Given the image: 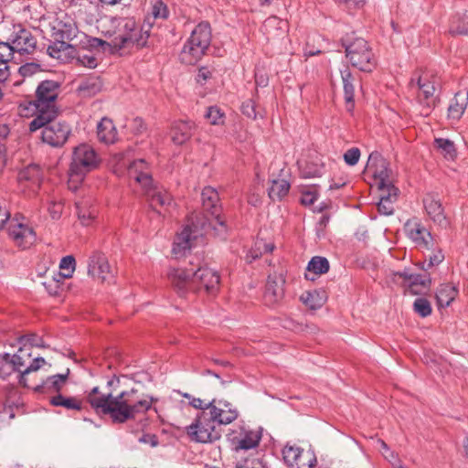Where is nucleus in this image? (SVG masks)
<instances>
[{
  "label": "nucleus",
  "mask_w": 468,
  "mask_h": 468,
  "mask_svg": "<svg viewBox=\"0 0 468 468\" xmlns=\"http://www.w3.org/2000/svg\"><path fill=\"white\" fill-rule=\"evenodd\" d=\"M72 160L69 170L68 186L72 191H77L84 176L95 169L100 159L94 148H73Z\"/></svg>",
  "instance_id": "obj_6"
},
{
  "label": "nucleus",
  "mask_w": 468,
  "mask_h": 468,
  "mask_svg": "<svg viewBox=\"0 0 468 468\" xmlns=\"http://www.w3.org/2000/svg\"><path fill=\"white\" fill-rule=\"evenodd\" d=\"M234 468H262L259 463L254 464L251 463V464H249L248 461L244 462H237L235 463Z\"/></svg>",
  "instance_id": "obj_64"
},
{
  "label": "nucleus",
  "mask_w": 468,
  "mask_h": 468,
  "mask_svg": "<svg viewBox=\"0 0 468 468\" xmlns=\"http://www.w3.org/2000/svg\"><path fill=\"white\" fill-rule=\"evenodd\" d=\"M169 15L168 8L162 0H155L152 6V16L154 18H167Z\"/></svg>",
  "instance_id": "obj_49"
},
{
  "label": "nucleus",
  "mask_w": 468,
  "mask_h": 468,
  "mask_svg": "<svg viewBox=\"0 0 468 468\" xmlns=\"http://www.w3.org/2000/svg\"><path fill=\"white\" fill-rule=\"evenodd\" d=\"M241 112L249 118H256L255 103L251 100L244 101L241 105Z\"/></svg>",
  "instance_id": "obj_56"
},
{
  "label": "nucleus",
  "mask_w": 468,
  "mask_h": 468,
  "mask_svg": "<svg viewBox=\"0 0 468 468\" xmlns=\"http://www.w3.org/2000/svg\"><path fill=\"white\" fill-rule=\"evenodd\" d=\"M206 408L209 409L207 413L210 419L214 420L218 425H228L236 420L239 417L237 408L224 399H212L206 404Z\"/></svg>",
  "instance_id": "obj_13"
},
{
  "label": "nucleus",
  "mask_w": 468,
  "mask_h": 468,
  "mask_svg": "<svg viewBox=\"0 0 468 468\" xmlns=\"http://www.w3.org/2000/svg\"><path fill=\"white\" fill-rule=\"evenodd\" d=\"M261 428L252 430L250 427L241 425L228 433V441L236 452L255 449L259 446L261 440Z\"/></svg>",
  "instance_id": "obj_10"
},
{
  "label": "nucleus",
  "mask_w": 468,
  "mask_h": 468,
  "mask_svg": "<svg viewBox=\"0 0 468 468\" xmlns=\"http://www.w3.org/2000/svg\"><path fill=\"white\" fill-rule=\"evenodd\" d=\"M120 387V378L113 375L108 381H107V388L110 389L109 392H113Z\"/></svg>",
  "instance_id": "obj_63"
},
{
  "label": "nucleus",
  "mask_w": 468,
  "mask_h": 468,
  "mask_svg": "<svg viewBox=\"0 0 468 468\" xmlns=\"http://www.w3.org/2000/svg\"><path fill=\"white\" fill-rule=\"evenodd\" d=\"M291 184L286 179H271V186L269 187V197L273 201H280L287 196Z\"/></svg>",
  "instance_id": "obj_36"
},
{
  "label": "nucleus",
  "mask_w": 468,
  "mask_h": 468,
  "mask_svg": "<svg viewBox=\"0 0 468 468\" xmlns=\"http://www.w3.org/2000/svg\"><path fill=\"white\" fill-rule=\"evenodd\" d=\"M18 342H19V344H23V345L29 344L30 346H37V347H45L46 346L44 344L43 338L38 336L36 334H28V335H21L18 338Z\"/></svg>",
  "instance_id": "obj_50"
},
{
  "label": "nucleus",
  "mask_w": 468,
  "mask_h": 468,
  "mask_svg": "<svg viewBox=\"0 0 468 468\" xmlns=\"http://www.w3.org/2000/svg\"><path fill=\"white\" fill-rule=\"evenodd\" d=\"M405 232L418 247L431 249L433 245V238L420 220L417 218H410L404 225Z\"/></svg>",
  "instance_id": "obj_15"
},
{
  "label": "nucleus",
  "mask_w": 468,
  "mask_h": 468,
  "mask_svg": "<svg viewBox=\"0 0 468 468\" xmlns=\"http://www.w3.org/2000/svg\"><path fill=\"white\" fill-rule=\"evenodd\" d=\"M444 259V255L441 250L433 253L429 257L428 267H433L440 264Z\"/></svg>",
  "instance_id": "obj_61"
},
{
  "label": "nucleus",
  "mask_w": 468,
  "mask_h": 468,
  "mask_svg": "<svg viewBox=\"0 0 468 468\" xmlns=\"http://www.w3.org/2000/svg\"><path fill=\"white\" fill-rule=\"evenodd\" d=\"M366 168L371 170L374 176L379 179V188L384 189L388 184L391 170L388 162L378 151H373L367 159Z\"/></svg>",
  "instance_id": "obj_18"
},
{
  "label": "nucleus",
  "mask_w": 468,
  "mask_h": 468,
  "mask_svg": "<svg viewBox=\"0 0 468 468\" xmlns=\"http://www.w3.org/2000/svg\"><path fill=\"white\" fill-rule=\"evenodd\" d=\"M431 280L430 276L422 275L420 273H414L408 283L405 285L406 288H413L416 286H422L424 288H430Z\"/></svg>",
  "instance_id": "obj_46"
},
{
  "label": "nucleus",
  "mask_w": 468,
  "mask_h": 468,
  "mask_svg": "<svg viewBox=\"0 0 468 468\" xmlns=\"http://www.w3.org/2000/svg\"><path fill=\"white\" fill-rule=\"evenodd\" d=\"M346 56L353 67L370 72L376 66L375 56L364 38H356L349 44H343Z\"/></svg>",
  "instance_id": "obj_8"
},
{
  "label": "nucleus",
  "mask_w": 468,
  "mask_h": 468,
  "mask_svg": "<svg viewBox=\"0 0 468 468\" xmlns=\"http://www.w3.org/2000/svg\"><path fill=\"white\" fill-rule=\"evenodd\" d=\"M150 206L156 209V206L159 205L163 207H169L173 198L171 195L166 191H153L150 195H148Z\"/></svg>",
  "instance_id": "obj_39"
},
{
  "label": "nucleus",
  "mask_w": 468,
  "mask_h": 468,
  "mask_svg": "<svg viewBox=\"0 0 468 468\" xmlns=\"http://www.w3.org/2000/svg\"><path fill=\"white\" fill-rule=\"evenodd\" d=\"M213 70L207 67H201L198 69V73L197 75V81L200 84H204L208 79L212 77Z\"/></svg>",
  "instance_id": "obj_59"
},
{
  "label": "nucleus",
  "mask_w": 468,
  "mask_h": 468,
  "mask_svg": "<svg viewBox=\"0 0 468 468\" xmlns=\"http://www.w3.org/2000/svg\"><path fill=\"white\" fill-rule=\"evenodd\" d=\"M76 207L78 217L83 225H89L96 218V208L94 207H87V202H78Z\"/></svg>",
  "instance_id": "obj_40"
},
{
  "label": "nucleus",
  "mask_w": 468,
  "mask_h": 468,
  "mask_svg": "<svg viewBox=\"0 0 468 468\" xmlns=\"http://www.w3.org/2000/svg\"><path fill=\"white\" fill-rule=\"evenodd\" d=\"M80 34L75 20L65 13H60L51 23V35L54 39L71 41Z\"/></svg>",
  "instance_id": "obj_14"
},
{
  "label": "nucleus",
  "mask_w": 468,
  "mask_h": 468,
  "mask_svg": "<svg viewBox=\"0 0 468 468\" xmlns=\"http://www.w3.org/2000/svg\"><path fill=\"white\" fill-rule=\"evenodd\" d=\"M216 424L217 422L210 419L207 411H201L195 422L186 427V432L193 441L199 443L213 442L221 436Z\"/></svg>",
  "instance_id": "obj_9"
},
{
  "label": "nucleus",
  "mask_w": 468,
  "mask_h": 468,
  "mask_svg": "<svg viewBox=\"0 0 468 468\" xmlns=\"http://www.w3.org/2000/svg\"><path fill=\"white\" fill-rule=\"evenodd\" d=\"M196 238L197 236L194 235L192 228L188 225L186 226L174 241L172 252L175 257L180 258L185 256L192 248V242Z\"/></svg>",
  "instance_id": "obj_24"
},
{
  "label": "nucleus",
  "mask_w": 468,
  "mask_h": 468,
  "mask_svg": "<svg viewBox=\"0 0 468 468\" xmlns=\"http://www.w3.org/2000/svg\"><path fill=\"white\" fill-rule=\"evenodd\" d=\"M97 136L104 144H114L119 142L118 131L112 119L103 117L97 125Z\"/></svg>",
  "instance_id": "obj_25"
},
{
  "label": "nucleus",
  "mask_w": 468,
  "mask_h": 468,
  "mask_svg": "<svg viewBox=\"0 0 468 468\" xmlns=\"http://www.w3.org/2000/svg\"><path fill=\"white\" fill-rule=\"evenodd\" d=\"M45 363L46 360L44 357L38 356L34 358L30 365L24 368L22 375L19 376V383L26 385V375L38 370Z\"/></svg>",
  "instance_id": "obj_48"
},
{
  "label": "nucleus",
  "mask_w": 468,
  "mask_h": 468,
  "mask_svg": "<svg viewBox=\"0 0 468 468\" xmlns=\"http://www.w3.org/2000/svg\"><path fill=\"white\" fill-rule=\"evenodd\" d=\"M413 311L424 318L431 314L432 308L431 303L426 298L419 297L413 303Z\"/></svg>",
  "instance_id": "obj_44"
},
{
  "label": "nucleus",
  "mask_w": 468,
  "mask_h": 468,
  "mask_svg": "<svg viewBox=\"0 0 468 468\" xmlns=\"http://www.w3.org/2000/svg\"><path fill=\"white\" fill-rule=\"evenodd\" d=\"M301 299L307 306L313 310L320 308L324 302L323 293L317 291L307 292L301 296Z\"/></svg>",
  "instance_id": "obj_41"
},
{
  "label": "nucleus",
  "mask_w": 468,
  "mask_h": 468,
  "mask_svg": "<svg viewBox=\"0 0 468 468\" xmlns=\"http://www.w3.org/2000/svg\"><path fill=\"white\" fill-rule=\"evenodd\" d=\"M458 293L455 286L445 283L441 284L436 292V300L439 308L448 307L455 299Z\"/></svg>",
  "instance_id": "obj_34"
},
{
  "label": "nucleus",
  "mask_w": 468,
  "mask_h": 468,
  "mask_svg": "<svg viewBox=\"0 0 468 468\" xmlns=\"http://www.w3.org/2000/svg\"><path fill=\"white\" fill-rule=\"evenodd\" d=\"M50 405L54 407H63L68 410H81L82 402L76 397H66L60 393L49 399Z\"/></svg>",
  "instance_id": "obj_35"
},
{
  "label": "nucleus",
  "mask_w": 468,
  "mask_h": 468,
  "mask_svg": "<svg viewBox=\"0 0 468 468\" xmlns=\"http://www.w3.org/2000/svg\"><path fill=\"white\" fill-rule=\"evenodd\" d=\"M76 267V261L72 255H67L63 257L59 262V269L65 271V272H59L58 275L69 279L72 277Z\"/></svg>",
  "instance_id": "obj_43"
},
{
  "label": "nucleus",
  "mask_w": 468,
  "mask_h": 468,
  "mask_svg": "<svg viewBox=\"0 0 468 468\" xmlns=\"http://www.w3.org/2000/svg\"><path fill=\"white\" fill-rule=\"evenodd\" d=\"M303 450L300 447L286 445L282 450V455L285 463L293 465L298 461Z\"/></svg>",
  "instance_id": "obj_45"
},
{
  "label": "nucleus",
  "mask_w": 468,
  "mask_h": 468,
  "mask_svg": "<svg viewBox=\"0 0 468 468\" xmlns=\"http://www.w3.org/2000/svg\"><path fill=\"white\" fill-rule=\"evenodd\" d=\"M329 268L330 264L325 257L314 256L309 261L306 270L315 275H321L326 273Z\"/></svg>",
  "instance_id": "obj_37"
},
{
  "label": "nucleus",
  "mask_w": 468,
  "mask_h": 468,
  "mask_svg": "<svg viewBox=\"0 0 468 468\" xmlns=\"http://www.w3.org/2000/svg\"><path fill=\"white\" fill-rule=\"evenodd\" d=\"M76 61L80 66L94 69L98 65L97 58L91 52L78 53Z\"/></svg>",
  "instance_id": "obj_47"
},
{
  "label": "nucleus",
  "mask_w": 468,
  "mask_h": 468,
  "mask_svg": "<svg viewBox=\"0 0 468 468\" xmlns=\"http://www.w3.org/2000/svg\"><path fill=\"white\" fill-rule=\"evenodd\" d=\"M285 278L282 273L273 272L268 276L264 292V302L268 306H275L284 297Z\"/></svg>",
  "instance_id": "obj_16"
},
{
  "label": "nucleus",
  "mask_w": 468,
  "mask_h": 468,
  "mask_svg": "<svg viewBox=\"0 0 468 468\" xmlns=\"http://www.w3.org/2000/svg\"><path fill=\"white\" fill-rule=\"evenodd\" d=\"M381 190L386 193L382 194L378 204V209L382 215H392L394 212L393 203L397 200L399 189L394 185L388 184Z\"/></svg>",
  "instance_id": "obj_28"
},
{
  "label": "nucleus",
  "mask_w": 468,
  "mask_h": 468,
  "mask_svg": "<svg viewBox=\"0 0 468 468\" xmlns=\"http://www.w3.org/2000/svg\"><path fill=\"white\" fill-rule=\"evenodd\" d=\"M14 51L7 42H0V81H5L9 75L8 63L13 58Z\"/></svg>",
  "instance_id": "obj_33"
},
{
  "label": "nucleus",
  "mask_w": 468,
  "mask_h": 468,
  "mask_svg": "<svg viewBox=\"0 0 468 468\" xmlns=\"http://www.w3.org/2000/svg\"><path fill=\"white\" fill-rule=\"evenodd\" d=\"M424 209L429 218L438 226L446 228L449 221L444 214L441 199L437 195L427 194L422 200Z\"/></svg>",
  "instance_id": "obj_20"
},
{
  "label": "nucleus",
  "mask_w": 468,
  "mask_h": 468,
  "mask_svg": "<svg viewBox=\"0 0 468 468\" xmlns=\"http://www.w3.org/2000/svg\"><path fill=\"white\" fill-rule=\"evenodd\" d=\"M59 91V84L54 80L42 81L36 90L35 106L37 113L57 111L55 101Z\"/></svg>",
  "instance_id": "obj_12"
},
{
  "label": "nucleus",
  "mask_w": 468,
  "mask_h": 468,
  "mask_svg": "<svg viewBox=\"0 0 468 468\" xmlns=\"http://www.w3.org/2000/svg\"><path fill=\"white\" fill-rule=\"evenodd\" d=\"M87 401L99 416H108L113 424H123L150 410L157 399L148 394H138L135 388L123 390L115 396L112 392L101 394L99 387H94L88 392Z\"/></svg>",
  "instance_id": "obj_1"
},
{
  "label": "nucleus",
  "mask_w": 468,
  "mask_h": 468,
  "mask_svg": "<svg viewBox=\"0 0 468 468\" xmlns=\"http://www.w3.org/2000/svg\"><path fill=\"white\" fill-rule=\"evenodd\" d=\"M14 53L31 55L37 48V38L31 30L22 25H14L7 37Z\"/></svg>",
  "instance_id": "obj_11"
},
{
  "label": "nucleus",
  "mask_w": 468,
  "mask_h": 468,
  "mask_svg": "<svg viewBox=\"0 0 468 468\" xmlns=\"http://www.w3.org/2000/svg\"><path fill=\"white\" fill-rule=\"evenodd\" d=\"M192 135V124L188 122H177L171 128L169 137L176 145L186 144Z\"/></svg>",
  "instance_id": "obj_29"
},
{
  "label": "nucleus",
  "mask_w": 468,
  "mask_h": 468,
  "mask_svg": "<svg viewBox=\"0 0 468 468\" xmlns=\"http://www.w3.org/2000/svg\"><path fill=\"white\" fill-rule=\"evenodd\" d=\"M23 352H24V349L22 347H20L18 349V353L14 354L11 358V365L13 367V369L15 371L19 372L20 375H22V371L24 370L23 367L26 365L25 360L23 359L22 356L20 355V353H23Z\"/></svg>",
  "instance_id": "obj_55"
},
{
  "label": "nucleus",
  "mask_w": 468,
  "mask_h": 468,
  "mask_svg": "<svg viewBox=\"0 0 468 468\" xmlns=\"http://www.w3.org/2000/svg\"><path fill=\"white\" fill-rule=\"evenodd\" d=\"M211 42V28L207 22H201L192 30L184 44L179 59L186 65H194L205 55Z\"/></svg>",
  "instance_id": "obj_5"
},
{
  "label": "nucleus",
  "mask_w": 468,
  "mask_h": 468,
  "mask_svg": "<svg viewBox=\"0 0 468 468\" xmlns=\"http://www.w3.org/2000/svg\"><path fill=\"white\" fill-rule=\"evenodd\" d=\"M39 71H41V66L37 62L26 63L18 69L19 74L24 78L31 77Z\"/></svg>",
  "instance_id": "obj_51"
},
{
  "label": "nucleus",
  "mask_w": 468,
  "mask_h": 468,
  "mask_svg": "<svg viewBox=\"0 0 468 468\" xmlns=\"http://www.w3.org/2000/svg\"><path fill=\"white\" fill-rule=\"evenodd\" d=\"M9 235L23 249L30 247L36 240L33 229L21 223L9 227Z\"/></svg>",
  "instance_id": "obj_23"
},
{
  "label": "nucleus",
  "mask_w": 468,
  "mask_h": 468,
  "mask_svg": "<svg viewBox=\"0 0 468 468\" xmlns=\"http://www.w3.org/2000/svg\"><path fill=\"white\" fill-rule=\"evenodd\" d=\"M283 26H285V22L276 16L267 18L263 24V27L267 32L272 27H278L279 28H282Z\"/></svg>",
  "instance_id": "obj_57"
},
{
  "label": "nucleus",
  "mask_w": 468,
  "mask_h": 468,
  "mask_svg": "<svg viewBox=\"0 0 468 468\" xmlns=\"http://www.w3.org/2000/svg\"><path fill=\"white\" fill-rule=\"evenodd\" d=\"M468 105V91H459L451 101L448 108V117L452 120L458 121L463 115Z\"/></svg>",
  "instance_id": "obj_30"
},
{
  "label": "nucleus",
  "mask_w": 468,
  "mask_h": 468,
  "mask_svg": "<svg viewBox=\"0 0 468 468\" xmlns=\"http://www.w3.org/2000/svg\"><path fill=\"white\" fill-rule=\"evenodd\" d=\"M378 442L380 446V452L382 455L389 463L392 464L394 462L399 460L398 454L392 451L384 441L378 440Z\"/></svg>",
  "instance_id": "obj_53"
},
{
  "label": "nucleus",
  "mask_w": 468,
  "mask_h": 468,
  "mask_svg": "<svg viewBox=\"0 0 468 468\" xmlns=\"http://www.w3.org/2000/svg\"><path fill=\"white\" fill-rule=\"evenodd\" d=\"M58 111L37 113L29 123V131L49 146H62L70 134L69 126L56 121Z\"/></svg>",
  "instance_id": "obj_3"
},
{
  "label": "nucleus",
  "mask_w": 468,
  "mask_h": 468,
  "mask_svg": "<svg viewBox=\"0 0 468 468\" xmlns=\"http://www.w3.org/2000/svg\"><path fill=\"white\" fill-rule=\"evenodd\" d=\"M168 279L180 296L189 290L204 289L207 293L214 294L218 291L220 276L218 272L207 267L187 270L182 267L170 268Z\"/></svg>",
  "instance_id": "obj_2"
},
{
  "label": "nucleus",
  "mask_w": 468,
  "mask_h": 468,
  "mask_svg": "<svg viewBox=\"0 0 468 468\" xmlns=\"http://www.w3.org/2000/svg\"><path fill=\"white\" fill-rule=\"evenodd\" d=\"M69 374V369H67L65 374H56L49 376L41 384L37 385L34 390L38 393L50 394L56 392L58 394L66 383Z\"/></svg>",
  "instance_id": "obj_27"
},
{
  "label": "nucleus",
  "mask_w": 468,
  "mask_h": 468,
  "mask_svg": "<svg viewBox=\"0 0 468 468\" xmlns=\"http://www.w3.org/2000/svg\"><path fill=\"white\" fill-rule=\"evenodd\" d=\"M118 26L121 31L119 35H129L138 27L135 19L133 17L122 18Z\"/></svg>",
  "instance_id": "obj_52"
},
{
  "label": "nucleus",
  "mask_w": 468,
  "mask_h": 468,
  "mask_svg": "<svg viewBox=\"0 0 468 468\" xmlns=\"http://www.w3.org/2000/svg\"><path fill=\"white\" fill-rule=\"evenodd\" d=\"M359 148H349L344 154L343 158L347 165L353 166L357 164L360 158Z\"/></svg>",
  "instance_id": "obj_54"
},
{
  "label": "nucleus",
  "mask_w": 468,
  "mask_h": 468,
  "mask_svg": "<svg viewBox=\"0 0 468 468\" xmlns=\"http://www.w3.org/2000/svg\"><path fill=\"white\" fill-rule=\"evenodd\" d=\"M123 153L116 154L113 156V162H115L116 165L120 166V168L128 166V168L131 171L134 170L135 172H137V175L135 176V180L144 187L147 196L150 195L154 191L152 189L153 178L150 174L144 173L143 171L146 167L145 161L144 159H138L127 165L123 161Z\"/></svg>",
  "instance_id": "obj_17"
},
{
  "label": "nucleus",
  "mask_w": 468,
  "mask_h": 468,
  "mask_svg": "<svg viewBox=\"0 0 468 468\" xmlns=\"http://www.w3.org/2000/svg\"><path fill=\"white\" fill-rule=\"evenodd\" d=\"M450 32L452 34H456V35H467L468 34V23L463 24V25H457V26H454V24H452V26L450 28Z\"/></svg>",
  "instance_id": "obj_62"
},
{
  "label": "nucleus",
  "mask_w": 468,
  "mask_h": 468,
  "mask_svg": "<svg viewBox=\"0 0 468 468\" xmlns=\"http://www.w3.org/2000/svg\"><path fill=\"white\" fill-rule=\"evenodd\" d=\"M344 85V93L346 111L351 112L354 110L355 82L356 79L346 68L341 71Z\"/></svg>",
  "instance_id": "obj_31"
},
{
  "label": "nucleus",
  "mask_w": 468,
  "mask_h": 468,
  "mask_svg": "<svg viewBox=\"0 0 468 468\" xmlns=\"http://www.w3.org/2000/svg\"><path fill=\"white\" fill-rule=\"evenodd\" d=\"M438 85L436 79L428 74L416 73L409 82L410 91L416 94L419 102L423 105V115H429L431 108L435 105L434 94Z\"/></svg>",
  "instance_id": "obj_7"
},
{
  "label": "nucleus",
  "mask_w": 468,
  "mask_h": 468,
  "mask_svg": "<svg viewBox=\"0 0 468 468\" xmlns=\"http://www.w3.org/2000/svg\"><path fill=\"white\" fill-rule=\"evenodd\" d=\"M183 396L185 398L190 399L189 400V404L193 408L197 409V410H201L202 411H209V409L206 408V404L207 403H205L201 399L191 397V395H189L187 393H185Z\"/></svg>",
  "instance_id": "obj_58"
},
{
  "label": "nucleus",
  "mask_w": 468,
  "mask_h": 468,
  "mask_svg": "<svg viewBox=\"0 0 468 468\" xmlns=\"http://www.w3.org/2000/svg\"><path fill=\"white\" fill-rule=\"evenodd\" d=\"M102 89V81L98 76H88L80 80L76 93L80 98L88 99L98 94Z\"/></svg>",
  "instance_id": "obj_26"
},
{
  "label": "nucleus",
  "mask_w": 468,
  "mask_h": 468,
  "mask_svg": "<svg viewBox=\"0 0 468 468\" xmlns=\"http://www.w3.org/2000/svg\"><path fill=\"white\" fill-rule=\"evenodd\" d=\"M201 201L204 214L203 218L197 221V225L205 230L211 229L216 235L225 238L228 229L221 217L222 208L218 191L211 186L204 187L201 193Z\"/></svg>",
  "instance_id": "obj_4"
},
{
  "label": "nucleus",
  "mask_w": 468,
  "mask_h": 468,
  "mask_svg": "<svg viewBox=\"0 0 468 468\" xmlns=\"http://www.w3.org/2000/svg\"><path fill=\"white\" fill-rule=\"evenodd\" d=\"M439 154L449 161H453L457 156V148H436Z\"/></svg>",
  "instance_id": "obj_60"
},
{
  "label": "nucleus",
  "mask_w": 468,
  "mask_h": 468,
  "mask_svg": "<svg viewBox=\"0 0 468 468\" xmlns=\"http://www.w3.org/2000/svg\"><path fill=\"white\" fill-rule=\"evenodd\" d=\"M73 49V46L64 39H55V42L47 48L48 54L54 58L62 59V53H69Z\"/></svg>",
  "instance_id": "obj_38"
},
{
  "label": "nucleus",
  "mask_w": 468,
  "mask_h": 468,
  "mask_svg": "<svg viewBox=\"0 0 468 468\" xmlns=\"http://www.w3.org/2000/svg\"><path fill=\"white\" fill-rule=\"evenodd\" d=\"M20 183L28 182L32 187H38L42 180V175L39 165L30 164L24 169L20 170L17 176Z\"/></svg>",
  "instance_id": "obj_32"
},
{
  "label": "nucleus",
  "mask_w": 468,
  "mask_h": 468,
  "mask_svg": "<svg viewBox=\"0 0 468 468\" xmlns=\"http://www.w3.org/2000/svg\"><path fill=\"white\" fill-rule=\"evenodd\" d=\"M205 118L207 120L209 124L212 125H222L225 122V114L217 106H210L207 109Z\"/></svg>",
  "instance_id": "obj_42"
},
{
  "label": "nucleus",
  "mask_w": 468,
  "mask_h": 468,
  "mask_svg": "<svg viewBox=\"0 0 468 468\" xmlns=\"http://www.w3.org/2000/svg\"><path fill=\"white\" fill-rule=\"evenodd\" d=\"M151 25L147 24L143 27H137L129 35H118L114 38V46L119 48H124L131 45H135L137 48H143L146 45L147 39L150 36Z\"/></svg>",
  "instance_id": "obj_19"
},
{
  "label": "nucleus",
  "mask_w": 468,
  "mask_h": 468,
  "mask_svg": "<svg viewBox=\"0 0 468 468\" xmlns=\"http://www.w3.org/2000/svg\"><path fill=\"white\" fill-rule=\"evenodd\" d=\"M301 176L303 178H315L322 176L325 172L322 158L315 155L309 159L298 161Z\"/></svg>",
  "instance_id": "obj_22"
},
{
  "label": "nucleus",
  "mask_w": 468,
  "mask_h": 468,
  "mask_svg": "<svg viewBox=\"0 0 468 468\" xmlns=\"http://www.w3.org/2000/svg\"><path fill=\"white\" fill-rule=\"evenodd\" d=\"M88 273L101 282L112 278L110 265L105 255L101 252H94L89 261Z\"/></svg>",
  "instance_id": "obj_21"
}]
</instances>
